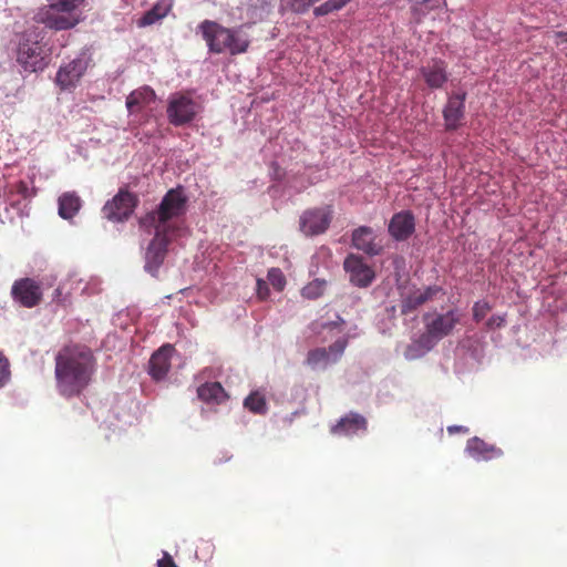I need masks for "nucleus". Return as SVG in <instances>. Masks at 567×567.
Masks as SVG:
<instances>
[{
  "instance_id": "obj_10",
  "label": "nucleus",
  "mask_w": 567,
  "mask_h": 567,
  "mask_svg": "<svg viewBox=\"0 0 567 567\" xmlns=\"http://www.w3.org/2000/svg\"><path fill=\"white\" fill-rule=\"evenodd\" d=\"M332 216L331 206L308 209L300 217V230L306 236L323 234L329 228Z\"/></svg>"
},
{
  "instance_id": "obj_20",
  "label": "nucleus",
  "mask_w": 567,
  "mask_h": 567,
  "mask_svg": "<svg viewBox=\"0 0 567 567\" xmlns=\"http://www.w3.org/2000/svg\"><path fill=\"white\" fill-rule=\"evenodd\" d=\"M155 92L152 87L144 85L132 91L126 97L127 111L133 113L141 112L144 107L148 106L155 101Z\"/></svg>"
},
{
  "instance_id": "obj_17",
  "label": "nucleus",
  "mask_w": 567,
  "mask_h": 567,
  "mask_svg": "<svg viewBox=\"0 0 567 567\" xmlns=\"http://www.w3.org/2000/svg\"><path fill=\"white\" fill-rule=\"evenodd\" d=\"M466 93L452 94L443 110V117L445 121V128L447 131H455L461 125L464 117Z\"/></svg>"
},
{
  "instance_id": "obj_39",
  "label": "nucleus",
  "mask_w": 567,
  "mask_h": 567,
  "mask_svg": "<svg viewBox=\"0 0 567 567\" xmlns=\"http://www.w3.org/2000/svg\"><path fill=\"white\" fill-rule=\"evenodd\" d=\"M257 293L260 299H266L269 295L267 282L264 279H257Z\"/></svg>"
},
{
  "instance_id": "obj_9",
  "label": "nucleus",
  "mask_w": 567,
  "mask_h": 567,
  "mask_svg": "<svg viewBox=\"0 0 567 567\" xmlns=\"http://www.w3.org/2000/svg\"><path fill=\"white\" fill-rule=\"evenodd\" d=\"M137 203V198L128 190L120 189V192L102 208L103 216L112 221H123L127 219Z\"/></svg>"
},
{
  "instance_id": "obj_19",
  "label": "nucleus",
  "mask_w": 567,
  "mask_h": 567,
  "mask_svg": "<svg viewBox=\"0 0 567 567\" xmlns=\"http://www.w3.org/2000/svg\"><path fill=\"white\" fill-rule=\"evenodd\" d=\"M466 451L477 461H489L503 455L501 449L495 445L487 444L478 437H473L467 441Z\"/></svg>"
},
{
  "instance_id": "obj_7",
  "label": "nucleus",
  "mask_w": 567,
  "mask_h": 567,
  "mask_svg": "<svg viewBox=\"0 0 567 567\" xmlns=\"http://www.w3.org/2000/svg\"><path fill=\"white\" fill-rule=\"evenodd\" d=\"M198 110L199 105L189 93L177 92L169 96L166 113L171 124L181 126L192 122Z\"/></svg>"
},
{
  "instance_id": "obj_28",
  "label": "nucleus",
  "mask_w": 567,
  "mask_h": 567,
  "mask_svg": "<svg viewBox=\"0 0 567 567\" xmlns=\"http://www.w3.org/2000/svg\"><path fill=\"white\" fill-rule=\"evenodd\" d=\"M330 362L329 352L326 348L312 349L308 352L306 358V364L311 369L327 367Z\"/></svg>"
},
{
  "instance_id": "obj_43",
  "label": "nucleus",
  "mask_w": 567,
  "mask_h": 567,
  "mask_svg": "<svg viewBox=\"0 0 567 567\" xmlns=\"http://www.w3.org/2000/svg\"><path fill=\"white\" fill-rule=\"evenodd\" d=\"M61 296V289L56 288L54 291V298H59Z\"/></svg>"
},
{
  "instance_id": "obj_22",
  "label": "nucleus",
  "mask_w": 567,
  "mask_h": 567,
  "mask_svg": "<svg viewBox=\"0 0 567 567\" xmlns=\"http://www.w3.org/2000/svg\"><path fill=\"white\" fill-rule=\"evenodd\" d=\"M439 341L440 340L435 336L431 334L430 330L425 328L424 333L408 347L405 351L406 359L413 360L423 355L433 349Z\"/></svg>"
},
{
  "instance_id": "obj_21",
  "label": "nucleus",
  "mask_w": 567,
  "mask_h": 567,
  "mask_svg": "<svg viewBox=\"0 0 567 567\" xmlns=\"http://www.w3.org/2000/svg\"><path fill=\"white\" fill-rule=\"evenodd\" d=\"M367 430V420L358 413H349L332 427V433L353 435Z\"/></svg>"
},
{
  "instance_id": "obj_14",
  "label": "nucleus",
  "mask_w": 567,
  "mask_h": 567,
  "mask_svg": "<svg viewBox=\"0 0 567 567\" xmlns=\"http://www.w3.org/2000/svg\"><path fill=\"white\" fill-rule=\"evenodd\" d=\"M420 74L427 87L440 90L449 81L447 63L442 59L433 58L420 68Z\"/></svg>"
},
{
  "instance_id": "obj_18",
  "label": "nucleus",
  "mask_w": 567,
  "mask_h": 567,
  "mask_svg": "<svg viewBox=\"0 0 567 567\" xmlns=\"http://www.w3.org/2000/svg\"><path fill=\"white\" fill-rule=\"evenodd\" d=\"M174 352L172 344H164L155 351L148 362V373L156 380H163L171 369V357Z\"/></svg>"
},
{
  "instance_id": "obj_23",
  "label": "nucleus",
  "mask_w": 567,
  "mask_h": 567,
  "mask_svg": "<svg viewBox=\"0 0 567 567\" xmlns=\"http://www.w3.org/2000/svg\"><path fill=\"white\" fill-rule=\"evenodd\" d=\"M198 398L206 403L221 404L228 394L219 382H206L197 389Z\"/></svg>"
},
{
  "instance_id": "obj_34",
  "label": "nucleus",
  "mask_w": 567,
  "mask_h": 567,
  "mask_svg": "<svg viewBox=\"0 0 567 567\" xmlns=\"http://www.w3.org/2000/svg\"><path fill=\"white\" fill-rule=\"evenodd\" d=\"M491 310H492V307L487 301H485V300L477 301L473 306V319L476 322H480L487 316V313Z\"/></svg>"
},
{
  "instance_id": "obj_37",
  "label": "nucleus",
  "mask_w": 567,
  "mask_h": 567,
  "mask_svg": "<svg viewBox=\"0 0 567 567\" xmlns=\"http://www.w3.org/2000/svg\"><path fill=\"white\" fill-rule=\"evenodd\" d=\"M286 3L296 13H303L311 7L308 0H286Z\"/></svg>"
},
{
  "instance_id": "obj_3",
  "label": "nucleus",
  "mask_w": 567,
  "mask_h": 567,
  "mask_svg": "<svg viewBox=\"0 0 567 567\" xmlns=\"http://www.w3.org/2000/svg\"><path fill=\"white\" fill-rule=\"evenodd\" d=\"M187 202L188 197L183 186L172 188L164 195L157 209L145 217L143 224L162 226L165 230L178 234L179 225L171 220L186 213Z\"/></svg>"
},
{
  "instance_id": "obj_2",
  "label": "nucleus",
  "mask_w": 567,
  "mask_h": 567,
  "mask_svg": "<svg viewBox=\"0 0 567 567\" xmlns=\"http://www.w3.org/2000/svg\"><path fill=\"white\" fill-rule=\"evenodd\" d=\"M198 30L212 53L228 52L230 55H237L247 52L250 45V38L244 25L226 28L216 21L204 20L199 23Z\"/></svg>"
},
{
  "instance_id": "obj_41",
  "label": "nucleus",
  "mask_w": 567,
  "mask_h": 567,
  "mask_svg": "<svg viewBox=\"0 0 567 567\" xmlns=\"http://www.w3.org/2000/svg\"><path fill=\"white\" fill-rule=\"evenodd\" d=\"M442 2L445 3L444 0H424V4L429 11L439 8Z\"/></svg>"
},
{
  "instance_id": "obj_8",
  "label": "nucleus",
  "mask_w": 567,
  "mask_h": 567,
  "mask_svg": "<svg viewBox=\"0 0 567 567\" xmlns=\"http://www.w3.org/2000/svg\"><path fill=\"white\" fill-rule=\"evenodd\" d=\"M10 293L16 303L28 309L38 307L43 299L41 284L30 277L17 279Z\"/></svg>"
},
{
  "instance_id": "obj_11",
  "label": "nucleus",
  "mask_w": 567,
  "mask_h": 567,
  "mask_svg": "<svg viewBox=\"0 0 567 567\" xmlns=\"http://www.w3.org/2000/svg\"><path fill=\"white\" fill-rule=\"evenodd\" d=\"M351 243L357 250L371 257L379 256L384 250L382 238L369 226H360L353 229Z\"/></svg>"
},
{
  "instance_id": "obj_31",
  "label": "nucleus",
  "mask_w": 567,
  "mask_h": 567,
  "mask_svg": "<svg viewBox=\"0 0 567 567\" xmlns=\"http://www.w3.org/2000/svg\"><path fill=\"white\" fill-rule=\"evenodd\" d=\"M326 288V281L316 279L302 288V296L308 299H317L322 296Z\"/></svg>"
},
{
  "instance_id": "obj_15",
  "label": "nucleus",
  "mask_w": 567,
  "mask_h": 567,
  "mask_svg": "<svg viewBox=\"0 0 567 567\" xmlns=\"http://www.w3.org/2000/svg\"><path fill=\"white\" fill-rule=\"evenodd\" d=\"M87 69V60L85 58H76L68 64L61 66L56 73V84L62 89L74 86Z\"/></svg>"
},
{
  "instance_id": "obj_45",
  "label": "nucleus",
  "mask_w": 567,
  "mask_h": 567,
  "mask_svg": "<svg viewBox=\"0 0 567 567\" xmlns=\"http://www.w3.org/2000/svg\"><path fill=\"white\" fill-rule=\"evenodd\" d=\"M13 199H20V200H21L22 198H20V197H19V196H17V195H13Z\"/></svg>"
},
{
  "instance_id": "obj_44",
  "label": "nucleus",
  "mask_w": 567,
  "mask_h": 567,
  "mask_svg": "<svg viewBox=\"0 0 567 567\" xmlns=\"http://www.w3.org/2000/svg\"><path fill=\"white\" fill-rule=\"evenodd\" d=\"M310 2V4L312 6L313 3L318 2L319 0H308Z\"/></svg>"
},
{
  "instance_id": "obj_16",
  "label": "nucleus",
  "mask_w": 567,
  "mask_h": 567,
  "mask_svg": "<svg viewBox=\"0 0 567 567\" xmlns=\"http://www.w3.org/2000/svg\"><path fill=\"white\" fill-rule=\"evenodd\" d=\"M390 236L396 241H404L415 230V218L410 210H402L394 214L388 227Z\"/></svg>"
},
{
  "instance_id": "obj_36",
  "label": "nucleus",
  "mask_w": 567,
  "mask_h": 567,
  "mask_svg": "<svg viewBox=\"0 0 567 567\" xmlns=\"http://www.w3.org/2000/svg\"><path fill=\"white\" fill-rule=\"evenodd\" d=\"M419 292H421L422 300L424 303L432 301L435 299V297L442 292V288L440 286H427L423 289H416Z\"/></svg>"
},
{
  "instance_id": "obj_26",
  "label": "nucleus",
  "mask_w": 567,
  "mask_h": 567,
  "mask_svg": "<svg viewBox=\"0 0 567 567\" xmlns=\"http://www.w3.org/2000/svg\"><path fill=\"white\" fill-rule=\"evenodd\" d=\"M13 195L19 196L20 198L27 199L31 196L28 184L23 181H18L13 184H10L8 190L4 193L6 200L12 207H19L20 199H13Z\"/></svg>"
},
{
  "instance_id": "obj_40",
  "label": "nucleus",
  "mask_w": 567,
  "mask_h": 567,
  "mask_svg": "<svg viewBox=\"0 0 567 567\" xmlns=\"http://www.w3.org/2000/svg\"><path fill=\"white\" fill-rule=\"evenodd\" d=\"M157 567H177V565L168 553H164L163 557L157 561Z\"/></svg>"
},
{
  "instance_id": "obj_35",
  "label": "nucleus",
  "mask_w": 567,
  "mask_h": 567,
  "mask_svg": "<svg viewBox=\"0 0 567 567\" xmlns=\"http://www.w3.org/2000/svg\"><path fill=\"white\" fill-rule=\"evenodd\" d=\"M10 363L8 358L0 351V388L4 386L10 380Z\"/></svg>"
},
{
  "instance_id": "obj_33",
  "label": "nucleus",
  "mask_w": 567,
  "mask_h": 567,
  "mask_svg": "<svg viewBox=\"0 0 567 567\" xmlns=\"http://www.w3.org/2000/svg\"><path fill=\"white\" fill-rule=\"evenodd\" d=\"M270 285L278 291L284 290L286 286V277L279 268H270L267 276Z\"/></svg>"
},
{
  "instance_id": "obj_24",
  "label": "nucleus",
  "mask_w": 567,
  "mask_h": 567,
  "mask_svg": "<svg viewBox=\"0 0 567 567\" xmlns=\"http://www.w3.org/2000/svg\"><path fill=\"white\" fill-rule=\"evenodd\" d=\"M173 7V0H159L137 21V25L143 28L152 25L165 18Z\"/></svg>"
},
{
  "instance_id": "obj_29",
  "label": "nucleus",
  "mask_w": 567,
  "mask_h": 567,
  "mask_svg": "<svg viewBox=\"0 0 567 567\" xmlns=\"http://www.w3.org/2000/svg\"><path fill=\"white\" fill-rule=\"evenodd\" d=\"M424 302L421 292L416 289L408 293L401 301V313L406 316L416 311Z\"/></svg>"
},
{
  "instance_id": "obj_4",
  "label": "nucleus",
  "mask_w": 567,
  "mask_h": 567,
  "mask_svg": "<svg viewBox=\"0 0 567 567\" xmlns=\"http://www.w3.org/2000/svg\"><path fill=\"white\" fill-rule=\"evenodd\" d=\"M48 4L37 14V21L55 30L74 28L81 18L80 7L84 0H47Z\"/></svg>"
},
{
  "instance_id": "obj_42",
  "label": "nucleus",
  "mask_w": 567,
  "mask_h": 567,
  "mask_svg": "<svg viewBox=\"0 0 567 567\" xmlns=\"http://www.w3.org/2000/svg\"><path fill=\"white\" fill-rule=\"evenodd\" d=\"M558 38L560 39V41H559L560 44L567 43V32L558 33Z\"/></svg>"
},
{
  "instance_id": "obj_5",
  "label": "nucleus",
  "mask_w": 567,
  "mask_h": 567,
  "mask_svg": "<svg viewBox=\"0 0 567 567\" xmlns=\"http://www.w3.org/2000/svg\"><path fill=\"white\" fill-rule=\"evenodd\" d=\"M17 62L29 72L43 70L48 65V54L41 44L39 33L25 31L21 34L17 48Z\"/></svg>"
},
{
  "instance_id": "obj_25",
  "label": "nucleus",
  "mask_w": 567,
  "mask_h": 567,
  "mask_svg": "<svg viewBox=\"0 0 567 567\" xmlns=\"http://www.w3.org/2000/svg\"><path fill=\"white\" fill-rule=\"evenodd\" d=\"M81 208V199L75 193H64L59 197V215L64 219H70Z\"/></svg>"
},
{
  "instance_id": "obj_13",
  "label": "nucleus",
  "mask_w": 567,
  "mask_h": 567,
  "mask_svg": "<svg viewBox=\"0 0 567 567\" xmlns=\"http://www.w3.org/2000/svg\"><path fill=\"white\" fill-rule=\"evenodd\" d=\"M343 267L350 275V281L357 287L370 286L375 277L374 270L363 261L361 256L354 254L344 259Z\"/></svg>"
},
{
  "instance_id": "obj_38",
  "label": "nucleus",
  "mask_w": 567,
  "mask_h": 567,
  "mask_svg": "<svg viewBox=\"0 0 567 567\" xmlns=\"http://www.w3.org/2000/svg\"><path fill=\"white\" fill-rule=\"evenodd\" d=\"M505 316L494 315L486 321V327L489 330L501 328L505 324Z\"/></svg>"
},
{
  "instance_id": "obj_27",
  "label": "nucleus",
  "mask_w": 567,
  "mask_h": 567,
  "mask_svg": "<svg viewBox=\"0 0 567 567\" xmlns=\"http://www.w3.org/2000/svg\"><path fill=\"white\" fill-rule=\"evenodd\" d=\"M244 406L256 414H265L267 412L266 398L259 391L251 392L245 399Z\"/></svg>"
},
{
  "instance_id": "obj_1",
  "label": "nucleus",
  "mask_w": 567,
  "mask_h": 567,
  "mask_svg": "<svg viewBox=\"0 0 567 567\" xmlns=\"http://www.w3.org/2000/svg\"><path fill=\"white\" fill-rule=\"evenodd\" d=\"M54 363L56 391L65 399L80 396L91 384L96 370L92 350L81 343L64 344L56 352Z\"/></svg>"
},
{
  "instance_id": "obj_30",
  "label": "nucleus",
  "mask_w": 567,
  "mask_h": 567,
  "mask_svg": "<svg viewBox=\"0 0 567 567\" xmlns=\"http://www.w3.org/2000/svg\"><path fill=\"white\" fill-rule=\"evenodd\" d=\"M348 0H328L322 4L315 8L313 13L316 17L329 14L333 11L342 9Z\"/></svg>"
},
{
  "instance_id": "obj_6",
  "label": "nucleus",
  "mask_w": 567,
  "mask_h": 567,
  "mask_svg": "<svg viewBox=\"0 0 567 567\" xmlns=\"http://www.w3.org/2000/svg\"><path fill=\"white\" fill-rule=\"evenodd\" d=\"M153 227L155 228V235L147 246L144 268L152 276H156L166 258L167 248L177 234L165 230L162 226Z\"/></svg>"
},
{
  "instance_id": "obj_32",
  "label": "nucleus",
  "mask_w": 567,
  "mask_h": 567,
  "mask_svg": "<svg viewBox=\"0 0 567 567\" xmlns=\"http://www.w3.org/2000/svg\"><path fill=\"white\" fill-rule=\"evenodd\" d=\"M348 346V339L340 338L334 341L327 350L329 352V360L331 362H337L343 354L346 348Z\"/></svg>"
},
{
  "instance_id": "obj_12",
  "label": "nucleus",
  "mask_w": 567,
  "mask_h": 567,
  "mask_svg": "<svg viewBox=\"0 0 567 567\" xmlns=\"http://www.w3.org/2000/svg\"><path fill=\"white\" fill-rule=\"evenodd\" d=\"M423 321L430 333L442 340L452 333L460 322V317L455 310H449L445 313H425Z\"/></svg>"
}]
</instances>
